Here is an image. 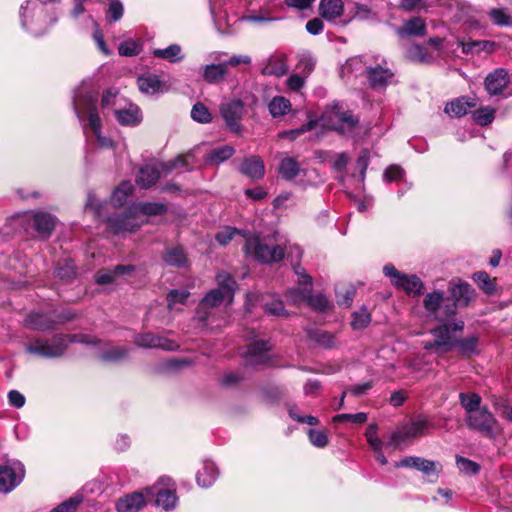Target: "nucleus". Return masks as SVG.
Masks as SVG:
<instances>
[{
  "mask_svg": "<svg viewBox=\"0 0 512 512\" xmlns=\"http://www.w3.org/2000/svg\"><path fill=\"white\" fill-rule=\"evenodd\" d=\"M137 85L139 90L146 95H156L168 91L166 83L153 73H145L139 76Z\"/></svg>",
  "mask_w": 512,
  "mask_h": 512,
  "instance_id": "obj_18",
  "label": "nucleus"
},
{
  "mask_svg": "<svg viewBox=\"0 0 512 512\" xmlns=\"http://www.w3.org/2000/svg\"><path fill=\"white\" fill-rule=\"evenodd\" d=\"M433 427V424L429 420L419 417L394 431L386 445L397 447L404 442L428 434Z\"/></svg>",
  "mask_w": 512,
  "mask_h": 512,
  "instance_id": "obj_10",
  "label": "nucleus"
},
{
  "mask_svg": "<svg viewBox=\"0 0 512 512\" xmlns=\"http://www.w3.org/2000/svg\"><path fill=\"white\" fill-rule=\"evenodd\" d=\"M146 493L134 492L120 498L116 502L118 512H137L146 504Z\"/></svg>",
  "mask_w": 512,
  "mask_h": 512,
  "instance_id": "obj_24",
  "label": "nucleus"
},
{
  "mask_svg": "<svg viewBox=\"0 0 512 512\" xmlns=\"http://www.w3.org/2000/svg\"><path fill=\"white\" fill-rule=\"evenodd\" d=\"M321 120L323 126L335 130L343 135L353 132L358 124V119L351 113L343 111L340 106L334 105L325 110Z\"/></svg>",
  "mask_w": 512,
  "mask_h": 512,
  "instance_id": "obj_6",
  "label": "nucleus"
},
{
  "mask_svg": "<svg viewBox=\"0 0 512 512\" xmlns=\"http://www.w3.org/2000/svg\"><path fill=\"white\" fill-rule=\"evenodd\" d=\"M263 301V307L266 314L277 317H284L288 315L283 302L278 297L269 296L268 299Z\"/></svg>",
  "mask_w": 512,
  "mask_h": 512,
  "instance_id": "obj_46",
  "label": "nucleus"
},
{
  "mask_svg": "<svg viewBox=\"0 0 512 512\" xmlns=\"http://www.w3.org/2000/svg\"><path fill=\"white\" fill-rule=\"evenodd\" d=\"M135 344L142 348H160L167 351L178 349L179 344L174 340L151 333L139 334L135 337Z\"/></svg>",
  "mask_w": 512,
  "mask_h": 512,
  "instance_id": "obj_17",
  "label": "nucleus"
},
{
  "mask_svg": "<svg viewBox=\"0 0 512 512\" xmlns=\"http://www.w3.org/2000/svg\"><path fill=\"white\" fill-rule=\"evenodd\" d=\"M219 112L228 130L241 135L244 127L241 124L245 115L244 102L240 99H231L220 104Z\"/></svg>",
  "mask_w": 512,
  "mask_h": 512,
  "instance_id": "obj_11",
  "label": "nucleus"
},
{
  "mask_svg": "<svg viewBox=\"0 0 512 512\" xmlns=\"http://www.w3.org/2000/svg\"><path fill=\"white\" fill-rule=\"evenodd\" d=\"M216 282L218 284L216 289H220L221 292L226 294L228 296V305L231 304L237 288L235 279L228 272L220 271L216 275Z\"/></svg>",
  "mask_w": 512,
  "mask_h": 512,
  "instance_id": "obj_35",
  "label": "nucleus"
},
{
  "mask_svg": "<svg viewBox=\"0 0 512 512\" xmlns=\"http://www.w3.org/2000/svg\"><path fill=\"white\" fill-rule=\"evenodd\" d=\"M228 304V296L221 292L220 289H212L209 291L199 304L198 314L201 320L208 318V310L218 307L222 303Z\"/></svg>",
  "mask_w": 512,
  "mask_h": 512,
  "instance_id": "obj_21",
  "label": "nucleus"
},
{
  "mask_svg": "<svg viewBox=\"0 0 512 512\" xmlns=\"http://www.w3.org/2000/svg\"><path fill=\"white\" fill-rule=\"evenodd\" d=\"M68 343L67 336L54 335L50 339L36 338L26 344V351L45 358L63 355Z\"/></svg>",
  "mask_w": 512,
  "mask_h": 512,
  "instance_id": "obj_8",
  "label": "nucleus"
},
{
  "mask_svg": "<svg viewBox=\"0 0 512 512\" xmlns=\"http://www.w3.org/2000/svg\"><path fill=\"white\" fill-rule=\"evenodd\" d=\"M219 471L214 462L205 460L196 473V482L200 487L208 488L217 480Z\"/></svg>",
  "mask_w": 512,
  "mask_h": 512,
  "instance_id": "obj_25",
  "label": "nucleus"
},
{
  "mask_svg": "<svg viewBox=\"0 0 512 512\" xmlns=\"http://www.w3.org/2000/svg\"><path fill=\"white\" fill-rule=\"evenodd\" d=\"M473 280L486 294H493L495 292L494 281L484 271L475 272L472 276Z\"/></svg>",
  "mask_w": 512,
  "mask_h": 512,
  "instance_id": "obj_53",
  "label": "nucleus"
},
{
  "mask_svg": "<svg viewBox=\"0 0 512 512\" xmlns=\"http://www.w3.org/2000/svg\"><path fill=\"white\" fill-rule=\"evenodd\" d=\"M20 222L28 229L32 227L43 236H48L55 227L56 219L46 212H26L19 217Z\"/></svg>",
  "mask_w": 512,
  "mask_h": 512,
  "instance_id": "obj_14",
  "label": "nucleus"
},
{
  "mask_svg": "<svg viewBox=\"0 0 512 512\" xmlns=\"http://www.w3.org/2000/svg\"><path fill=\"white\" fill-rule=\"evenodd\" d=\"M160 170L155 165H145L139 170L137 183L143 188H150L160 177Z\"/></svg>",
  "mask_w": 512,
  "mask_h": 512,
  "instance_id": "obj_37",
  "label": "nucleus"
},
{
  "mask_svg": "<svg viewBox=\"0 0 512 512\" xmlns=\"http://www.w3.org/2000/svg\"><path fill=\"white\" fill-rule=\"evenodd\" d=\"M450 303H455V310L457 305H467L472 297L473 289L467 283L453 284L450 287Z\"/></svg>",
  "mask_w": 512,
  "mask_h": 512,
  "instance_id": "obj_33",
  "label": "nucleus"
},
{
  "mask_svg": "<svg viewBox=\"0 0 512 512\" xmlns=\"http://www.w3.org/2000/svg\"><path fill=\"white\" fill-rule=\"evenodd\" d=\"M508 82V73L504 69L499 68L487 75L485 88L490 95H498L503 92Z\"/></svg>",
  "mask_w": 512,
  "mask_h": 512,
  "instance_id": "obj_23",
  "label": "nucleus"
},
{
  "mask_svg": "<svg viewBox=\"0 0 512 512\" xmlns=\"http://www.w3.org/2000/svg\"><path fill=\"white\" fill-rule=\"evenodd\" d=\"M295 273L298 276V283L300 287L287 290L286 298L294 305L307 303L309 294L312 292V278L307 275L301 267H296Z\"/></svg>",
  "mask_w": 512,
  "mask_h": 512,
  "instance_id": "obj_15",
  "label": "nucleus"
},
{
  "mask_svg": "<svg viewBox=\"0 0 512 512\" xmlns=\"http://www.w3.org/2000/svg\"><path fill=\"white\" fill-rule=\"evenodd\" d=\"M383 273L390 279L391 284L396 289L403 290L408 296H419L424 288L422 280L415 274H405L398 271L394 265L386 264L383 267Z\"/></svg>",
  "mask_w": 512,
  "mask_h": 512,
  "instance_id": "obj_7",
  "label": "nucleus"
},
{
  "mask_svg": "<svg viewBox=\"0 0 512 512\" xmlns=\"http://www.w3.org/2000/svg\"><path fill=\"white\" fill-rule=\"evenodd\" d=\"M152 55L155 58L164 59L170 63H179L184 59V53L178 44H171L163 49H155Z\"/></svg>",
  "mask_w": 512,
  "mask_h": 512,
  "instance_id": "obj_38",
  "label": "nucleus"
},
{
  "mask_svg": "<svg viewBox=\"0 0 512 512\" xmlns=\"http://www.w3.org/2000/svg\"><path fill=\"white\" fill-rule=\"evenodd\" d=\"M227 74V64H209L203 67L202 77L208 83H216Z\"/></svg>",
  "mask_w": 512,
  "mask_h": 512,
  "instance_id": "obj_41",
  "label": "nucleus"
},
{
  "mask_svg": "<svg viewBox=\"0 0 512 512\" xmlns=\"http://www.w3.org/2000/svg\"><path fill=\"white\" fill-rule=\"evenodd\" d=\"M125 102V99L119 96V93L114 89L107 90L101 99V109L104 115H106L109 111L116 112L117 107H120L121 104Z\"/></svg>",
  "mask_w": 512,
  "mask_h": 512,
  "instance_id": "obj_40",
  "label": "nucleus"
},
{
  "mask_svg": "<svg viewBox=\"0 0 512 512\" xmlns=\"http://www.w3.org/2000/svg\"><path fill=\"white\" fill-rule=\"evenodd\" d=\"M236 236L245 238L243 251L247 257L253 260L270 264L281 261L285 255L283 242L280 239L275 238L272 242L270 238H262L254 234L245 235L242 231L232 227H225L216 234L215 238L220 245L225 246Z\"/></svg>",
  "mask_w": 512,
  "mask_h": 512,
  "instance_id": "obj_1",
  "label": "nucleus"
},
{
  "mask_svg": "<svg viewBox=\"0 0 512 512\" xmlns=\"http://www.w3.org/2000/svg\"><path fill=\"white\" fill-rule=\"evenodd\" d=\"M209 3L211 14L218 28H222V21H224L226 25H229L227 12L222 11L224 5L223 0H209Z\"/></svg>",
  "mask_w": 512,
  "mask_h": 512,
  "instance_id": "obj_50",
  "label": "nucleus"
},
{
  "mask_svg": "<svg viewBox=\"0 0 512 512\" xmlns=\"http://www.w3.org/2000/svg\"><path fill=\"white\" fill-rule=\"evenodd\" d=\"M459 45L462 47V51L465 54H479L482 51L491 53L496 46L494 42L488 40L460 41Z\"/></svg>",
  "mask_w": 512,
  "mask_h": 512,
  "instance_id": "obj_39",
  "label": "nucleus"
},
{
  "mask_svg": "<svg viewBox=\"0 0 512 512\" xmlns=\"http://www.w3.org/2000/svg\"><path fill=\"white\" fill-rule=\"evenodd\" d=\"M437 345V353L445 354L455 348L456 340L453 338L448 324L440 325L431 331Z\"/></svg>",
  "mask_w": 512,
  "mask_h": 512,
  "instance_id": "obj_20",
  "label": "nucleus"
},
{
  "mask_svg": "<svg viewBox=\"0 0 512 512\" xmlns=\"http://www.w3.org/2000/svg\"><path fill=\"white\" fill-rule=\"evenodd\" d=\"M478 339L476 337H468L463 340L457 341L455 348L464 356H469L477 352Z\"/></svg>",
  "mask_w": 512,
  "mask_h": 512,
  "instance_id": "obj_58",
  "label": "nucleus"
},
{
  "mask_svg": "<svg viewBox=\"0 0 512 512\" xmlns=\"http://www.w3.org/2000/svg\"><path fill=\"white\" fill-rule=\"evenodd\" d=\"M395 467H409L423 472L426 475L437 474L441 465L437 462L427 460L421 457H406L400 462L395 463Z\"/></svg>",
  "mask_w": 512,
  "mask_h": 512,
  "instance_id": "obj_19",
  "label": "nucleus"
},
{
  "mask_svg": "<svg viewBox=\"0 0 512 512\" xmlns=\"http://www.w3.org/2000/svg\"><path fill=\"white\" fill-rule=\"evenodd\" d=\"M487 14L493 25L500 27H512V16L507 8H492Z\"/></svg>",
  "mask_w": 512,
  "mask_h": 512,
  "instance_id": "obj_44",
  "label": "nucleus"
},
{
  "mask_svg": "<svg viewBox=\"0 0 512 512\" xmlns=\"http://www.w3.org/2000/svg\"><path fill=\"white\" fill-rule=\"evenodd\" d=\"M19 13L22 28L33 36L43 35L56 22V17L39 0L25 1Z\"/></svg>",
  "mask_w": 512,
  "mask_h": 512,
  "instance_id": "obj_4",
  "label": "nucleus"
},
{
  "mask_svg": "<svg viewBox=\"0 0 512 512\" xmlns=\"http://www.w3.org/2000/svg\"><path fill=\"white\" fill-rule=\"evenodd\" d=\"M367 78L374 89H382L394 81V73L381 65L367 69Z\"/></svg>",
  "mask_w": 512,
  "mask_h": 512,
  "instance_id": "obj_22",
  "label": "nucleus"
},
{
  "mask_svg": "<svg viewBox=\"0 0 512 512\" xmlns=\"http://www.w3.org/2000/svg\"><path fill=\"white\" fill-rule=\"evenodd\" d=\"M82 501L83 497L81 495H74L73 497L57 505L51 510V512H75Z\"/></svg>",
  "mask_w": 512,
  "mask_h": 512,
  "instance_id": "obj_61",
  "label": "nucleus"
},
{
  "mask_svg": "<svg viewBox=\"0 0 512 512\" xmlns=\"http://www.w3.org/2000/svg\"><path fill=\"white\" fill-rule=\"evenodd\" d=\"M105 13L109 23L118 22L124 15V5L120 0H111Z\"/></svg>",
  "mask_w": 512,
  "mask_h": 512,
  "instance_id": "obj_54",
  "label": "nucleus"
},
{
  "mask_svg": "<svg viewBox=\"0 0 512 512\" xmlns=\"http://www.w3.org/2000/svg\"><path fill=\"white\" fill-rule=\"evenodd\" d=\"M25 322L27 327L34 330L45 331L54 328L53 321L46 315L39 313L29 314Z\"/></svg>",
  "mask_w": 512,
  "mask_h": 512,
  "instance_id": "obj_43",
  "label": "nucleus"
},
{
  "mask_svg": "<svg viewBox=\"0 0 512 512\" xmlns=\"http://www.w3.org/2000/svg\"><path fill=\"white\" fill-rule=\"evenodd\" d=\"M466 424L470 429L481 433L489 439H496L503 431L497 419L486 407H482L473 414L467 415Z\"/></svg>",
  "mask_w": 512,
  "mask_h": 512,
  "instance_id": "obj_5",
  "label": "nucleus"
},
{
  "mask_svg": "<svg viewBox=\"0 0 512 512\" xmlns=\"http://www.w3.org/2000/svg\"><path fill=\"white\" fill-rule=\"evenodd\" d=\"M166 210L160 203H143L129 207L122 215L107 219L109 230L114 234L133 232L140 228L149 215H160Z\"/></svg>",
  "mask_w": 512,
  "mask_h": 512,
  "instance_id": "obj_3",
  "label": "nucleus"
},
{
  "mask_svg": "<svg viewBox=\"0 0 512 512\" xmlns=\"http://www.w3.org/2000/svg\"><path fill=\"white\" fill-rule=\"evenodd\" d=\"M106 203L101 202L93 192H89L85 203V211L90 212L95 219L102 218V210Z\"/></svg>",
  "mask_w": 512,
  "mask_h": 512,
  "instance_id": "obj_51",
  "label": "nucleus"
},
{
  "mask_svg": "<svg viewBox=\"0 0 512 512\" xmlns=\"http://www.w3.org/2000/svg\"><path fill=\"white\" fill-rule=\"evenodd\" d=\"M24 466L19 461H11L0 465V493H9L23 480Z\"/></svg>",
  "mask_w": 512,
  "mask_h": 512,
  "instance_id": "obj_13",
  "label": "nucleus"
},
{
  "mask_svg": "<svg viewBox=\"0 0 512 512\" xmlns=\"http://www.w3.org/2000/svg\"><path fill=\"white\" fill-rule=\"evenodd\" d=\"M191 117L198 123H210L212 121V115L208 108L203 103H196L193 105L191 110Z\"/></svg>",
  "mask_w": 512,
  "mask_h": 512,
  "instance_id": "obj_55",
  "label": "nucleus"
},
{
  "mask_svg": "<svg viewBox=\"0 0 512 512\" xmlns=\"http://www.w3.org/2000/svg\"><path fill=\"white\" fill-rule=\"evenodd\" d=\"M270 347L269 342L263 340L251 343L246 352L247 362L253 365L266 363Z\"/></svg>",
  "mask_w": 512,
  "mask_h": 512,
  "instance_id": "obj_27",
  "label": "nucleus"
},
{
  "mask_svg": "<svg viewBox=\"0 0 512 512\" xmlns=\"http://www.w3.org/2000/svg\"><path fill=\"white\" fill-rule=\"evenodd\" d=\"M240 172L252 179H261L265 174L263 160L258 156L245 158L240 166Z\"/></svg>",
  "mask_w": 512,
  "mask_h": 512,
  "instance_id": "obj_28",
  "label": "nucleus"
},
{
  "mask_svg": "<svg viewBox=\"0 0 512 512\" xmlns=\"http://www.w3.org/2000/svg\"><path fill=\"white\" fill-rule=\"evenodd\" d=\"M371 321L370 313L366 308H361L352 315L351 325L355 330L364 329Z\"/></svg>",
  "mask_w": 512,
  "mask_h": 512,
  "instance_id": "obj_57",
  "label": "nucleus"
},
{
  "mask_svg": "<svg viewBox=\"0 0 512 512\" xmlns=\"http://www.w3.org/2000/svg\"><path fill=\"white\" fill-rule=\"evenodd\" d=\"M475 106V99L460 97L446 104L445 113L452 117H462L467 114L470 108Z\"/></svg>",
  "mask_w": 512,
  "mask_h": 512,
  "instance_id": "obj_32",
  "label": "nucleus"
},
{
  "mask_svg": "<svg viewBox=\"0 0 512 512\" xmlns=\"http://www.w3.org/2000/svg\"><path fill=\"white\" fill-rule=\"evenodd\" d=\"M494 113L495 110L490 107L480 108L473 113V119L479 125H487L493 121Z\"/></svg>",
  "mask_w": 512,
  "mask_h": 512,
  "instance_id": "obj_63",
  "label": "nucleus"
},
{
  "mask_svg": "<svg viewBox=\"0 0 512 512\" xmlns=\"http://www.w3.org/2000/svg\"><path fill=\"white\" fill-rule=\"evenodd\" d=\"M456 464L460 472L467 475H475L480 471V465L462 456L456 457Z\"/></svg>",
  "mask_w": 512,
  "mask_h": 512,
  "instance_id": "obj_60",
  "label": "nucleus"
},
{
  "mask_svg": "<svg viewBox=\"0 0 512 512\" xmlns=\"http://www.w3.org/2000/svg\"><path fill=\"white\" fill-rule=\"evenodd\" d=\"M133 270L131 265H117L114 269H102L95 275V280L98 284H110L117 276L129 273Z\"/></svg>",
  "mask_w": 512,
  "mask_h": 512,
  "instance_id": "obj_34",
  "label": "nucleus"
},
{
  "mask_svg": "<svg viewBox=\"0 0 512 512\" xmlns=\"http://www.w3.org/2000/svg\"><path fill=\"white\" fill-rule=\"evenodd\" d=\"M459 399L467 415H471L482 408L480 407L482 399L476 393H460Z\"/></svg>",
  "mask_w": 512,
  "mask_h": 512,
  "instance_id": "obj_47",
  "label": "nucleus"
},
{
  "mask_svg": "<svg viewBox=\"0 0 512 512\" xmlns=\"http://www.w3.org/2000/svg\"><path fill=\"white\" fill-rule=\"evenodd\" d=\"M423 306L429 316L438 321H446L455 315V303H450V297L445 298L439 290L427 293Z\"/></svg>",
  "mask_w": 512,
  "mask_h": 512,
  "instance_id": "obj_9",
  "label": "nucleus"
},
{
  "mask_svg": "<svg viewBox=\"0 0 512 512\" xmlns=\"http://www.w3.org/2000/svg\"><path fill=\"white\" fill-rule=\"evenodd\" d=\"M288 72V65L284 55H272L262 68L263 75L281 77Z\"/></svg>",
  "mask_w": 512,
  "mask_h": 512,
  "instance_id": "obj_30",
  "label": "nucleus"
},
{
  "mask_svg": "<svg viewBox=\"0 0 512 512\" xmlns=\"http://www.w3.org/2000/svg\"><path fill=\"white\" fill-rule=\"evenodd\" d=\"M291 109L290 101L283 96H275L268 103L269 113L273 118L282 117Z\"/></svg>",
  "mask_w": 512,
  "mask_h": 512,
  "instance_id": "obj_42",
  "label": "nucleus"
},
{
  "mask_svg": "<svg viewBox=\"0 0 512 512\" xmlns=\"http://www.w3.org/2000/svg\"><path fill=\"white\" fill-rule=\"evenodd\" d=\"M133 185L129 181H123L112 193L111 201L114 205H122L132 193Z\"/></svg>",
  "mask_w": 512,
  "mask_h": 512,
  "instance_id": "obj_52",
  "label": "nucleus"
},
{
  "mask_svg": "<svg viewBox=\"0 0 512 512\" xmlns=\"http://www.w3.org/2000/svg\"><path fill=\"white\" fill-rule=\"evenodd\" d=\"M303 172L299 164L292 157L284 158L279 166V173L287 180H292Z\"/></svg>",
  "mask_w": 512,
  "mask_h": 512,
  "instance_id": "obj_45",
  "label": "nucleus"
},
{
  "mask_svg": "<svg viewBox=\"0 0 512 512\" xmlns=\"http://www.w3.org/2000/svg\"><path fill=\"white\" fill-rule=\"evenodd\" d=\"M315 67V60L309 53H303L299 56L297 69L305 76L309 75Z\"/></svg>",
  "mask_w": 512,
  "mask_h": 512,
  "instance_id": "obj_64",
  "label": "nucleus"
},
{
  "mask_svg": "<svg viewBox=\"0 0 512 512\" xmlns=\"http://www.w3.org/2000/svg\"><path fill=\"white\" fill-rule=\"evenodd\" d=\"M142 46L139 42L129 39L120 43L118 52L121 56H135L141 52Z\"/></svg>",
  "mask_w": 512,
  "mask_h": 512,
  "instance_id": "obj_59",
  "label": "nucleus"
},
{
  "mask_svg": "<svg viewBox=\"0 0 512 512\" xmlns=\"http://www.w3.org/2000/svg\"><path fill=\"white\" fill-rule=\"evenodd\" d=\"M70 341L99 345V357L108 362H118L128 357L130 349L123 346L103 344L89 335H76Z\"/></svg>",
  "mask_w": 512,
  "mask_h": 512,
  "instance_id": "obj_12",
  "label": "nucleus"
},
{
  "mask_svg": "<svg viewBox=\"0 0 512 512\" xmlns=\"http://www.w3.org/2000/svg\"><path fill=\"white\" fill-rule=\"evenodd\" d=\"M74 110L80 121L85 122L84 129L89 130L101 148H112L113 141L102 135V118L96 106V98L89 92L78 91L73 100Z\"/></svg>",
  "mask_w": 512,
  "mask_h": 512,
  "instance_id": "obj_2",
  "label": "nucleus"
},
{
  "mask_svg": "<svg viewBox=\"0 0 512 512\" xmlns=\"http://www.w3.org/2000/svg\"><path fill=\"white\" fill-rule=\"evenodd\" d=\"M319 14L329 22L340 18L344 13V3L342 0H320Z\"/></svg>",
  "mask_w": 512,
  "mask_h": 512,
  "instance_id": "obj_26",
  "label": "nucleus"
},
{
  "mask_svg": "<svg viewBox=\"0 0 512 512\" xmlns=\"http://www.w3.org/2000/svg\"><path fill=\"white\" fill-rule=\"evenodd\" d=\"M164 261L171 266L183 267L186 265L187 258L181 247H174L166 251Z\"/></svg>",
  "mask_w": 512,
  "mask_h": 512,
  "instance_id": "obj_49",
  "label": "nucleus"
},
{
  "mask_svg": "<svg viewBox=\"0 0 512 512\" xmlns=\"http://www.w3.org/2000/svg\"><path fill=\"white\" fill-rule=\"evenodd\" d=\"M114 116L116 121L122 126H137L143 119L141 109L136 104L126 100L120 107H117Z\"/></svg>",
  "mask_w": 512,
  "mask_h": 512,
  "instance_id": "obj_16",
  "label": "nucleus"
},
{
  "mask_svg": "<svg viewBox=\"0 0 512 512\" xmlns=\"http://www.w3.org/2000/svg\"><path fill=\"white\" fill-rule=\"evenodd\" d=\"M235 153V149L230 145H223L211 149L205 155V162L211 165H219L231 158Z\"/></svg>",
  "mask_w": 512,
  "mask_h": 512,
  "instance_id": "obj_36",
  "label": "nucleus"
},
{
  "mask_svg": "<svg viewBox=\"0 0 512 512\" xmlns=\"http://www.w3.org/2000/svg\"><path fill=\"white\" fill-rule=\"evenodd\" d=\"M189 297V292L186 290H171L167 295L168 307L175 309L177 304H185Z\"/></svg>",
  "mask_w": 512,
  "mask_h": 512,
  "instance_id": "obj_62",
  "label": "nucleus"
},
{
  "mask_svg": "<svg viewBox=\"0 0 512 512\" xmlns=\"http://www.w3.org/2000/svg\"><path fill=\"white\" fill-rule=\"evenodd\" d=\"M427 26L425 20L421 17H412L406 20L402 27L396 29V33L400 36H425Z\"/></svg>",
  "mask_w": 512,
  "mask_h": 512,
  "instance_id": "obj_29",
  "label": "nucleus"
},
{
  "mask_svg": "<svg viewBox=\"0 0 512 512\" xmlns=\"http://www.w3.org/2000/svg\"><path fill=\"white\" fill-rule=\"evenodd\" d=\"M147 498L156 497V503L158 506L164 508L165 510L172 509L176 505V495L171 490H156L154 487L147 488L145 490Z\"/></svg>",
  "mask_w": 512,
  "mask_h": 512,
  "instance_id": "obj_31",
  "label": "nucleus"
},
{
  "mask_svg": "<svg viewBox=\"0 0 512 512\" xmlns=\"http://www.w3.org/2000/svg\"><path fill=\"white\" fill-rule=\"evenodd\" d=\"M407 57L420 63H428L434 59V56L425 47L418 44H413L407 49Z\"/></svg>",
  "mask_w": 512,
  "mask_h": 512,
  "instance_id": "obj_48",
  "label": "nucleus"
},
{
  "mask_svg": "<svg viewBox=\"0 0 512 512\" xmlns=\"http://www.w3.org/2000/svg\"><path fill=\"white\" fill-rule=\"evenodd\" d=\"M56 276L62 280H71L75 276V266L71 260L59 262L55 269Z\"/></svg>",
  "mask_w": 512,
  "mask_h": 512,
  "instance_id": "obj_56",
  "label": "nucleus"
}]
</instances>
